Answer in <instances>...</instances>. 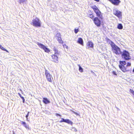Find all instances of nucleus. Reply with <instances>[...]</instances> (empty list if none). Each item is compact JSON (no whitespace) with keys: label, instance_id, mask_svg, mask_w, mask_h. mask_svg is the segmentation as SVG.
Returning a JSON list of instances; mask_svg holds the SVG:
<instances>
[{"label":"nucleus","instance_id":"1","mask_svg":"<svg viewBox=\"0 0 134 134\" xmlns=\"http://www.w3.org/2000/svg\"><path fill=\"white\" fill-rule=\"evenodd\" d=\"M113 52L116 54H119L121 53L120 49L113 42H111L110 43Z\"/></svg>","mask_w":134,"mask_h":134},{"label":"nucleus","instance_id":"2","mask_svg":"<svg viewBox=\"0 0 134 134\" xmlns=\"http://www.w3.org/2000/svg\"><path fill=\"white\" fill-rule=\"evenodd\" d=\"M41 21L37 18L34 19L31 23V24L33 26L36 27H40L41 25Z\"/></svg>","mask_w":134,"mask_h":134},{"label":"nucleus","instance_id":"3","mask_svg":"<svg viewBox=\"0 0 134 134\" xmlns=\"http://www.w3.org/2000/svg\"><path fill=\"white\" fill-rule=\"evenodd\" d=\"M120 64L119 65L120 68L122 71L125 72L126 71L127 68H126L124 65H126V63L125 61H120Z\"/></svg>","mask_w":134,"mask_h":134},{"label":"nucleus","instance_id":"4","mask_svg":"<svg viewBox=\"0 0 134 134\" xmlns=\"http://www.w3.org/2000/svg\"><path fill=\"white\" fill-rule=\"evenodd\" d=\"M122 56L123 58H124L126 60H128L130 59L129 53L125 50L123 51Z\"/></svg>","mask_w":134,"mask_h":134},{"label":"nucleus","instance_id":"5","mask_svg":"<svg viewBox=\"0 0 134 134\" xmlns=\"http://www.w3.org/2000/svg\"><path fill=\"white\" fill-rule=\"evenodd\" d=\"M113 13L114 14L117 16L119 18L121 17V12L118 10L117 9H114L113 10Z\"/></svg>","mask_w":134,"mask_h":134},{"label":"nucleus","instance_id":"6","mask_svg":"<svg viewBox=\"0 0 134 134\" xmlns=\"http://www.w3.org/2000/svg\"><path fill=\"white\" fill-rule=\"evenodd\" d=\"M45 75L47 80L50 82H52V81L51 79L52 76L49 72L47 70H46L45 72Z\"/></svg>","mask_w":134,"mask_h":134},{"label":"nucleus","instance_id":"7","mask_svg":"<svg viewBox=\"0 0 134 134\" xmlns=\"http://www.w3.org/2000/svg\"><path fill=\"white\" fill-rule=\"evenodd\" d=\"M91 8L96 13L97 16L100 17L101 15V13L97 7L95 5H93L92 6Z\"/></svg>","mask_w":134,"mask_h":134},{"label":"nucleus","instance_id":"8","mask_svg":"<svg viewBox=\"0 0 134 134\" xmlns=\"http://www.w3.org/2000/svg\"><path fill=\"white\" fill-rule=\"evenodd\" d=\"M37 44L40 47L43 49L45 52L48 53L50 52V51L47 48L46 46L41 43L37 42Z\"/></svg>","mask_w":134,"mask_h":134},{"label":"nucleus","instance_id":"9","mask_svg":"<svg viewBox=\"0 0 134 134\" xmlns=\"http://www.w3.org/2000/svg\"><path fill=\"white\" fill-rule=\"evenodd\" d=\"M94 22L95 25L99 27L100 26V21L98 18L96 17L93 20Z\"/></svg>","mask_w":134,"mask_h":134},{"label":"nucleus","instance_id":"10","mask_svg":"<svg viewBox=\"0 0 134 134\" xmlns=\"http://www.w3.org/2000/svg\"><path fill=\"white\" fill-rule=\"evenodd\" d=\"M59 55L53 54L52 56V57L53 61L56 63H58V57Z\"/></svg>","mask_w":134,"mask_h":134},{"label":"nucleus","instance_id":"11","mask_svg":"<svg viewBox=\"0 0 134 134\" xmlns=\"http://www.w3.org/2000/svg\"><path fill=\"white\" fill-rule=\"evenodd\" d=\"M61 120L59 121L60 122H64L67 123L68 124H70L71 125L72 124V122L69 119H64L63 118H61Z\"/></svg>","mask_w":134,"mask_h":134},{"label":"nucleus","instance_id":"12","mask_svg":"<svg viewBox=\"0 0 134 134\" xmlns=\"http://www.w3.org/2000/svg\"><path fill=\"white\" fill-rule=\"evenodd\" d=\"M86 48H93L94 47V44L91 41H88L87 43Z\"/></svg>","mask_w":134,"mask_h":134},{"label":"nucleus","instance_id":"13","mask_svg":"<svg viewBox=\"0 0 134 134\" xmlns=\"http://www.w3.org/2000/svg\"><path fill=\"white\" fill-rule=\"evenodd\" d=\"M110 2L115 5H118L120 1V0H110Z\"/></svg>","mask_w":134,"mask_h":134},{"label":"nucleus","instance_id":"14","mask_svg":"<svg viewBox=\"0 0 134 134\" xmlns=\"http://www.w3.org/2000/svg\"><path fill=\"white\" fill-rule=\"evenodd\" d=\"M43 102L45 104H47L50 103V102L46 98H43Z\"/></svg>","mask_w":134,"mask_h":134},{"label":"nucleus","instance_id":"15","mask_svg":"<svg viewBox=\"0 0 134 134\" xmlns=\"http://www.w3.org/2000/svg\"><path fill=\"white\" fill-rule=\"evenodd\" d=\"M77 42L82 46L83 45V41L82 39L81 38H78Z\"/></svg>","mask_w":134,"mask_h":134},{"label":"nucleus","instance_id":"16","mask_svg":"<svg viewBox=\"0 0 134 134\" xmlns=\"http://www.w3.org/2000/svg\"><path fill=\"white\" fill-rule=\"evenodd\" d=\"M21 124L23 125V126L27 129H29V125L26 124V122H25L22 121Z\"/></svg>","mask_w":134,"mask_h":134},{"label":"nucleus","instance_id":"17","mask_svg":"<svg viewBox=\"0 0 134 134\" xmlns=\"http://www.w3.org/2000/svg\"><path fill=\"white\" fill-rule=\"evenodd\" d=\"M53 49L54 51V54H53L59 55V53L58 50L56 49L55 47H54Z\"/></svg>","mask_w":134,"mask_h":134},{"label":"nucleus","instance_id":"18","mask_svg":"<svg viewBox=\"0 0 134 134\" xmlns=\"http://www.w3.org/2000/svg\"><path fill=\"white\" fill-rule=\"evenodd\" d=\"M117 28L119 29H122L123 28V26L121 24H118Z\"/></svg>","mask_w":134,"mask_h":134},{"label":"nucleus","instance_id":"19","mask_svg":"<svg viewBox=\"0 0 134 134\" xmlns=\"http://www.w3.org/2000/svg\"><path fill=\"white\" fill-rule=\"evenodd\" d=\"M0 48L1 49L7 52H9L6 49L4 48L0 44Z\"/></svg>","mask_w":134,"mask_h":134},{"label":"nucleus","instance_id":"20","mask_svg":"<svg viewBox=\"0 0 134 134\" xmlns=\"http://www.w3.org/2000/svg\"><path fill=\"white\" fill-rule=\"evenodd\" d=\"M78 66L79 67V70L80 72H83V69L80 66L79 64L78 65Z\"/></svg>","mask_w":134,"mask_h":134},{"label":"nucleus","instance_id":"21","mask_svg":"<svg viewBox=\"0 0 134 134\" xmlns=\"http://www.w3.org/2000/svg\"><path fill=\"white\" fill-rule=\"evenodd\" d=\"M57 39L59 43H63V41L62 40L61 37H59V38H57Z\"/></svg>","mask_w":134,"mask_h":134},{"label":"nucleus","instance_id":"22","mask_svg":"<svg viewBox=\"0 0 134 134\" xmlns=\"http://www.w3.org/2000/svg\"><path fill=\"white\" fill-rule=\"evenodd\" d=\"M56 37L57 38H59V37H61V36L60 35V33H58L56 35Z\"/></svg>","mask_w":134,"mask_h":134},{"label":"nucleus","instance_id":"23","mask_svg":"<svg viewBox=\"0 0 134 134\" xmlns=\"http://www.w3.org/2000/svg\"><path fill=\"white\" fill-rule=\"evenodd\" d=\"M79 31V29H75L74 30V32L76 34H77Z\"/></svg>","mask_w":134,"mask_h":134},{"label":"nucleus","instance_id":"24","mask_svg":"<svg viewBox=\"0 0 134 134\" xmlns=\"http://www.w3.org/2000/svg\"><path fill=\"white\" fill-rule=\"evenodd\" d=\"M29 112H28L26 116V120H27V121H29V120L28 119V116H29Z\"/></svg>","mask_w":134,"mask_h":134},{"label":"nucleus","instance_id":"25","mask_svg":"<svg viewBox=\"0 0 134 134\" xmlns=\"http://www.w3.org/2000/svg\"><path fill=\"white\" fill-rule=\"evenodd\" d=\"M63 46L64 48H66V49H68V47L65 44H63Z\"/></svg>","mask_w":134,"mask_h":134},{"label":"nucleus","instance_id":"26","mask_svg":"<svg viewBox=\"0 0 134 134\" xmlns=\"http://www.w3.org/2000/svg\"><path fill=\"white\" fill-rule=\"evenodd\" d=\"M130 92L134 96V91L131 89H130Z\"/></svg>","mask_w":134,"mask_h":134},{"label":"nucleus","instance_id":"27","mask_svg":"<svg viewBox=\"0 0 134 134\" xmlns=\"http://www.w3.org/2000/svg\"><path fill=\"white\" fill-rule=\"evenodd\" d=\"M72 130L73 131L76 132L77 131V130L76 129L75 127H73L72 128Z\"/></svg>","mask_w":134,"mask_h":134},{"label":"nucleus","instance_id":"28","mask_svg":"<svg viewBox=\"0 0 134 134\" xmlns=\"http://www.w3.org/2000/svg\"><path fill=\"white\" fill-rule=\"evenodd\" d=\"M131 63H127V65L126 66V68H127V67L129 66H131Z\"/></svg>","mask_w":134,"mask_h":134},{"label":"nucleus","instance_id":"29","mask_svg":"<svg viewBox=\"0 0 134 134\" xmlns=\"http://www.w3.org/2000/svg\"><path fill=\"white\" fill-rule=\"evenodd\" d=\"M19 2L20 3H23L25 1V0H18Z\"/></svg>","mask_w":134,"mask_h":134},{"label":"nucleus","instance_id":"30","mask_svg":"<svg viewBox=\"0 0 134 134\" xmlns=\"http://www.w3.org/2000/svg\"><path fill=\"white\" fill-rule=\"evenodd\" d=\"M90 17L92 19L94 17L93 15L92 14H90Z\"/></svg>","mask_w":134,"mask_h":134},{"label":"nucleus","instance_id":"31","mask_svg":"<svg viewBox=\"0 0 134 134\" xmlns=\"http://www.w3.org/2000/svg\"><path fill=\"white\" fill-rule=\"evenodd\" d=\"M72 112H73V113L75 114L76 115H79V114H78L77 113H76L74 111H72Z\"/></svg>","mask_w":134,"mask_h":134},{"label":"nucleus","instance_id":"32","mask_svg":"<svg viewBox=\"0 0 134 134\" xmlns=\"http://www.w3.org/2000/svg\"><path fill=\"white\" fill-rule=\"evenodd\" d=\"M55 115L56 116H61L60 115L58 114V113H56L55 114Z\"/></svg>","mask_w":134,"mask_h":134},{"label":"nucleus","instance_id":"33","mask_svg":"<svg viewBox=\"0 0 134 134\" xmlns=\"http://www.w3.org/2000/svg\"><path fill=\"white\" fill-rule=\"evenodd\" d=\"M19 96L22 98V99H23V98H24L23 97H22L21 96V95L19 93Z\"/></svg>","mask_w":134,"mask_h":134},{"label":"nucleus","instance_id":"34","mask_svg":"<svg viewBox=\"0 0 134 134\" xmlns=\"http://www.w3.org/2000/svg\"><path fill=\"white\" fill-rule=\"evenodd\" d=\"M113 73L115 75H116V72L115 71H113Z\"/></svg>","mask_w":134,"mask_h":134},{"label":"nucleus","instance_id":"35","mask_svg":"<svg viewBox=\"0 0 134 134\" xmlns=\"http://www.w3.org/2000/svg\"><path fill=\"white\" fill-rule=\"evenodd\" d=\"M22 99L23 100V102L24 103V102L25 101V100L24 98H23V99Z\"/></svg>","mask_w":134,"mask_h":134},{"label":"nucleus","instance_id":"36","mask_svg":"<svg viewBox=\"0 0 134 134\" xmlns=\"http://www.w3.org/2000/svg\"><path fill=\"white\" fill-rule=\"evenodd\" d=\"M94 0L95 1H97V2H98L99 1V0Z\"/></svg>","mask_w":134,"mask_h":134},{"label":"nucleus","instance_id":"37","mask_svg":"<svg viewBox=\"0 0 134 134\" xmlns=\"http://www.w3.org/2000/svg\"><path fill=\"white\" fill-rule=\"evenodd\" d=\"M133 72H134V68H133Z\"/></svg>","mask_w":134,"mask_h":134},{"label":"nucleus","instance_id":"38","mask_svg":"<svg viewBox=\"0 0 134 134\" xmlns=\"http://www.w3.org/2000/svg\"><path fill=\"white\" fill-rule=\"evenodd\" d=\"M13 134H15V133H14V132H13Z\"/></svg>","mask_w":134,"mask_h":134},{"label":"nucleus","instance_id":"39","mask_svg":"<svg viewBox=\"0 0 134 134\" xmlns=\"http://www.w3.org/2000/svg\"><path fill=\"white\" fill-rule=\"evenodd\" d=\"M110 1V0H109Z\"/></svg>","mask_w":134,"mask_h":134}]
</instances>
